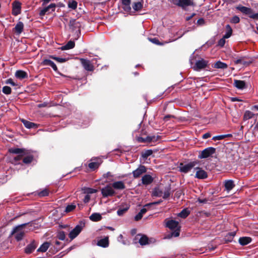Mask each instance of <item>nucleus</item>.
I'll list each match as a JSON object with an SVG mask.
<instances>
[{
    "label": "nucleus",
    "mask_w": 258,
    "mask_h": 258,
    "mask_svg": "<svg viewBox=\"0 0 258 258\" xmlns=\"http://www.w3.org/2000/svg\"><path fill=\"white\" fill-rule=\"evenodd\" d=\"M76 208V205L74 204H71L68 205L66 208L65 211L67 213L73 211Z\"/></svg>",
    "instance_id": "obj_45"
},
{
    "label": "nucleus",
    "mask_w": 258,
    "mask_h": 258,
    "mask_svg": "<svg viewBox=\"0 0 258 258\" xmlns=\"http://www.w3.org/2000/svg\"><path fill=\"white\" fill-rule=\"evenodd\" d=\"M89 218L92 221L97 222L101 220L102 216L99 213H95L92 214Z\"/></svg>",
    "instance_id": "obj_30"
},
{
    "label": "nucleus",
    "mask_w": 258,
    "mask_h": 258,
    "mask_svg": "<svg viewBox=\"0 0 258 258\" xmlns=\"http://www.w3.org/2000/svg\"><path fill=\"white\" fill-rule=\"evenodd\" d=\"M149 40L152 42V43H155V44H159V45H161V44H160L159 42V41L157 39L154 38H149Z\"/></svg>",
    "instance_id": "obj_57"
},
{
    "label": "nucleus",
    "mask_w": 258,
    "mask_h": 258,
    "mask_svg": "<svg viewBox=\"0 0 258 258\" xmlns=\"http://www.w3.org/2000/svg\"><path fill=\"white\" fill-rule=\"evenodd\" d=\"M21 4L17 1H15L13 3V14L17 16L21 13Z\"/></svg>",
    "instance_id": "obj_18"
},
{
    "label": "nucleus",
    "mask_w": 258,
    "mask_h": 258,
    "mask_svg": "<svg viewBox=\"0 0 258 258\" xmlns=\"http://www.w3.org/2000/svg\"><path fill=\"white\" fill-rule=\"evenodd\" d=\"M27 225V223H25L16 226L11 231L10 237L14 235L16 240L18 241L22 240L25 235V231L23 229Z\"/></svg>",
    "instance_id": "obj_1"
},
{
    "label": "nucleus",
    "mask_w": 258,
    "mask_h": 258,
    "mask_svg": "<svg viewBox=\"0 0 258 258\" xmlns=\"http://www.w3.org/2000/svg\"><path fill=\"white\" fill-rule=\"evenodd\" d=\"M38 245L37 242L35 240H32L30 243L28 244L24 249V251L26 254L32 253Z\"/></svg>",
    "instance_id": "obj_10"
},
{
    "label": "nucleus",
    "mask_w": 258,
    "mask_h": 258,
    "mask_svg": "<svg viewBox=\"0 0 258 258\" xmlns=\"http://www.w3.org/2000/svg\"><path fill=\"white\" fill-rule=\"evenodd\" d=\"M49 11L50 10L48 9V8L47 7H46L40 11L39 14L40 16H44L46 14H47V13H49Z\"/></svg>",
    "instance_id": "obj_55"
},
{
    "label": "nucleus",
    "mask_w": 258,
    "mask_h": 258,
    "mask_svg": "<svg viewBox=\"0 0 258 258\" xmlns=\"http://www.w3.org/2000/svg\"><path fill=\"white\" fill-rule=\"evenodd\" d=\"M143 215L141 213H139L135 217V220L136 221H139L140 220V219H142V218L143 217Z\"/></svg>",
    "instance_id": "obj_58"
},
{
    "label": "nucleus",
    "mask_w": 258,
    "mask_h": 258,
    "mask_svg": "<svg viewBox=\"0 0 258 258\" xmlns=\"http://www.w3.org/2000/svg\"><path fill=\"white\" fill-rule=\"evenodd\" d=\"M146 172V168L143 165H140L137 169L133 172L134 178H138Z\"/></svg>",
    "instance_id": "obj_16"
},
{
    "label": "nucleus",
    "mask_w": 258,
    "mask_h": 258,
    "mask_svg": "<svg viewBox=\"0 0 258 258\" xmlns=\"http://www.w3.org/2000/svg\"><path fill=\"white\" fill-rule=\"evenodd\" d=\"M208 62L204 59H201L196 61L194 69L196 71H199L205 68L207 65Z\"/></svg>",
    "instance_id": "obj_14"
},
{
    "label": "nucleus",
    "mask_w": 258,
    "mask_h": 258,
    "mask_svg": "<svg viewBox=\"0 0 258 258\" xmlns=\"http://www.w3.org/2000/svg\"><path fill=\"white\" fill-rule=\"evenodd\" d=\"M113 188L117 190H122L125 187L124 182L122 181H118L113 182L112 184Z\"/></svg>",
    "instance_id": "obj_19"
},
{
    "label": "nucleus",
    "mask_w": 258,
    "mask_h": 258,
    "mask_svg": "<svg viewBox=\"0 0 258 258\" xmlns=\"http://www.w3.org/2000/svg\"><path fill=\"white\" fill-rule=\"evenodd\" d=\"M251 110H257L258 111V105H255L251 107Z\"/></svg>",
    "instance_id": "obj_64"
},
{
    "label": "nucleus",
    "mask_w": 258,
    "mask_h": 258,
    "mask_svg": "<svg viewBox=\"0 0 258 258\" xmlns=\"http://www.w3.org/2000/svg\"><path fill=\"white\" fill-rule=\"evenodd\" d=\"M68 7L72 9H75L77 7V3L74 0H69L68 2Z\"/></svg>",
    "instance_id": "obj_40"
},
{
    "label": "nucleus",
    "mask_w": 258,
    "mask_h": 258,
    "mask_svg": "<svg viewBox=\"0 0 258 258\" xmlns=\"http://www.w3.org/2000/svg\"><path fill=\"white\" fill-rule=\"evenodd\" d=\"M57 237L59 240H63L66 238V235L63 231H60L57 234Z\"/></svg>",
    "instance_id": "obj_50"
},
{
    "label": "nucleus",
    "mask_w": 258,
    "mask_h": 258,
    "mask_svg": "<svg viewBox=\"0 0 258 258\" xmlns=\"http://www.w3.org/2000/svg\"><path fill=\"white\" fill-rule=\"evenodd\" d=\"M82 230V227L81 225H77L69 233V237L71 239L76 238Z\"/></svg>",
    "instance_id": "obj_12"
},
{
    "label": "nucleus",
    "mask_w": 258,
    "mask_h": 258,
    "mask_svg": "<svg viewBox=\"0 0 258 258\" xmlns=\"http://www.w3.org/2000/svg\"><path fill=\"white\" fill-rule=\"evenodd\" d=\"M3 92L5 94H10L11 93V88L7 86H4L3 88Z\"/></svg>",
    "instance_id": "obj_47"
},
{
    "label": "nucleus",
    "mask_w": 258,
    "mask_h": 258,
    "mask_svg": "<svg viewBox=\"0 0 258 258\" xmlns=\"http://www.w3.org/2000/svg\"><path fill=\"white\" fill-rule=\"evenodd\" d=\"M6 83L7 84H11V85H12L13 86H16V84L15 83V82L12 79H8Z\"/></svg>",
    "instance_id": "obj_62"
},
{
    "label": "nucleus",
    "mask_w": 258,
    "mask_h": 258,
    "mask_svg": "<svg viewBox=\"0 0 258 258\" xmlns=\"http://www.w3.org/2000/svg\"><path fill=\"white\" fill-rule=\"evenodd\" d=\"M151 205H152V204H148L145 205L144 206L143 208L141 210L140 213H141L143 215L147 211V210L146 208V207H149Z\"/></svg>",
    "instance_id": "obj_53"
},
{
    "label": "nucleus",
    "mask_w": 258,
    "mask_h": 258,
    "mask_svg": "<svg viewBox=\"0 0 258 258\" xmlns=\"http://www.w3.org/2000/svg\"><path fill=\"white\" fill-rule=\"evenodd\" d=\"M194 5V3L193 1L180 0L179 7L182 8V9H185L186 7L193 6Z\"/></svg>",
    "instance_id": "obj_20"
},
{
    "label": "nucleus",
    "mask_w": 258,
    "mask_h": 258,
    "mask_svg": "<svg viewBox=\"0 0 258 258\" xmlns=\"http://www.w3.org/2000/svg\"><path fill=\"white\" fill-rule=\"evenodd\" d=\"M153 180L152 177L148 174L145 175L142 177V181L144 184L148 185L151 183Z\"/></svg>",
    "instance_id": "obj_24"
},
{
    "label": "nucleus",
    "mask_w": 258,
    "mask_h": 258,
    "mask_svg": "<svg viewBox=\"0 0 258 258\" xmlns=\"http://www.w3.org/2000/svg\"><path fill=\"white\" fill-rule=\"evenodd\" d=\"M48 191L47 189H44L39 193L40 197H45L48 195Z\"/></svg>",
    "instance_id": "obj_56"
},
{
    "label": "nucleus",
    "mask_w": 258,
    "mask_h": 258,
    "mask_svg": "<svg viewBox=\"0 0 258 258\" xmlns=\"http://www.w3.org/2000/svg\"><path fill=\"white\" fill-rule=\"evenodd\" d=\"M42 64L44 66H50L52 67V68L53 69L54 71H57V68L55 64L51 60L47 59H44L42 61Z\"/></svg>",
    "instance_id": "obj_25"
},
{
    "label": "nucleus",
    "mask_w": 258,
    "mask_h": 258,
    "mask_svg": "<svg viewBox=\"0 0 258 258\" xmlns=\"http://www.w3.org/2000/svg\"><path fill=\"white\" fill-rule=\"evenodd\" d=\"M236 231H233L232 232H229L227 234V242H232L234 237L235 236Z\"/></svg>",
    "instance_id": "obj_36"
},
{
    "label": "nucleus",
    "mask_w": 258,
    "mask_h": 258,
    "mask_svg": "<svg viewBox=\"0 0 258 258\" xmlns=\"http://www.w3.org/2000/svg\"><path fill=\"white\" fill-rule=\"evenodd\" d=\"M254 60L253 58L248 56H243L240 57L238 59L236 60H233L235 64H241L244 66H248L251 63L253 62Z\"/></svg>",
    "instance_id": "obj_4"
},
{
    "label": "nucleus",
    "mask_w": 258,
    "mask_h": 258,
    "mask_svg": "<svg viewBox=\"0 0 258 258\" xmlns=\"http://www.w3.org/2000/svg\"><path fill=\"white\" fill-rule=\"evenodd\" d=\"M50 57L52 58L53 59L55 60L56 61L59 63H63L66 61L67 59L63 58L58 57L54 56H50Z\"/></svg>",
    "instance_id": "obj_44"
},
{
    "label": "nucleus",
    "mask_w": 258,
    "mask_h": 258,
    "mask_svg": "<svg viewBox=\"0 0 258 258\" xmlns=\"http://www.w3.org/2000/svg\"><path fill=\"white\" fill-rule=\"evenodd\" d=\"M90 200V196L89 195H86L84 199V202L85 203H88Z\"/></svg>",
    "instance_id": "obj_61"
},
{
    "label": "nucleus",
    "mask_w": 258,
    "mask_h": 258,
    "mask_svg": "<svg viewBox=\"0 0 258 258\" xmlns=\"http://www.w3.org/2000/svg\"><path fill=\"white\" fill-rule=\"evenodd\" d=\"M215 152V149L213 147H209L204 150L199 155L200 158H206L210 157Z\"/></svg>",
    "instance_id": "obj_9"
},
{
    "label": "nucleus",
    "mask_w": 258,
    "mask_h": 258,
    "mask_svg": "<svg viewBox=\"0 0 258 258\" xmlns=\"http://www.w3.org/2000/svg\"><path fill=\"white\" fill-rule=\"evenodd\" d=\"M142 8V4L140 2L135 3L133 5V8L135 11H139Z\"/></svg>",
    "instance_id": "obj_41"
},
{
    "label": "nucleus",
    "mask_w": 258,
    "mask_h": 258,
    "mask_svg": "<svg viewBox=\"0 0 258 258\" xmlns=\"http://www.w3.org/2000/svg\"><path fill=\"white\" fill-rule=\"evenodd\" d=\"M75 46V42L73 41H69L67 44L61 47L62 50H68L74 48Z\"/></svg>",
    "instance_id": "obj_34"
},
{
    "label": "nucleus",
    "mask_w": 258,
    "mask_h": 258,
    "mask_svg": "<svg viewBox=\"0 0 258 258\" xmlns=\"http://www.w3.org/2000/svg\"><path fill=\"white\" fill-rule=\"evenodd\" d=\"M122 8L126 12H129L131 10L130 7L131 1L130 0H122Z\"/></svg>",
    "instance_id": "obj_27"
},
{
    "label": "nucleus",
    "mask_w": 258,
    "mask_h": 258,
    "mask_svg": "<svg viewBox=\"0 0 258 258\" xmlns=\"http://www.w3.org/2000/svg\"><path fill=\"white\" fill-rule=\"evenodd\" d=\"M226 35H224L222 39H221L218 42V45L220 46H223L225 43Z\"/></svg>",
    "instance_id": "obj_54"
},
{
    "label": "nucleus",
    "mask_w": 258,
    "mask_h": 258,
    "mask_svg": "<svg viewBox=\"0 0 258 258\" xmlns=\"http://www.w3.org/2000/svg\"><path fill=\"white\" fill-rule=\"evenodd\" d=\"M50 246V244L48 242L43 243L40 247L37 249L38 252H44L46 251Z\"/></svg>",
    "instance_id": "obj_29"
},
{
    "label": "nucleus",
    "mask_w": 258,
    "mask_h": 258,
    "mask_svg": "<svg viewBox=\"0 0 258 258\" xmlns=\"http://www.w3.org/2000/svg\"><path fill=\"white\" fill-rule=\"evenodd\" d=\"M189 214V211L187 209H185L182 210V211L178 214V216L180 217L185 218L187 217Z\"/></svg>",
    "instance_id": "obj_38"
},
{
    "label": "nucleus",
    "mask_w": 258,
    "mask_h": 258,
    "mask_svg": "<svg viewBox=\"0 0 258 258\" xmlns=\"http://www.w3.org/2000/svg\"><path fill=\"white\" fill-rule=\"evenodd\" d=\"M21 120L24 124V126L27 128H37L38 127V125L36 124L24 119H22Z\"/></svg>",
    "instance_id": "obj_22"
},
{
    "label": "nucleus",
    "mask_w": 258,
    "mask_h": 258,
    "mask_svg": "<svg viewBox=\"0 0 258 258\" xmlns=\"http://www.w3.org/2000/svg\"><path fill=\"white\" fill-rule=\"evenodd\" d=\"M84 193L86 194L87 195H89L91 194L96 193L97 192V190L95 189L89 188V187H84L83 188Z\"/></svg>",
    "instance_id": "obj_39"
},
{
    "label": "nucleus",
    "mask_w": 258,
    "mask_h": 258,
    "mask_svg": "<svg viewBox=\"0 0 258 258\" xmlns=\"http://www.w3.org/2000/svg\"><path fill=\"white\" fill-rule=\"evenodd\" d=\"M197 24L200 26H202L205 24V20L203 18H201L198 20Z\"/></svg>",
    "instance_id": "obj_59"
},
{
    "label": "nucleus",
    "mask_w": 258,
    "mask_h": 258,
    "mask_svg": "<svg viewBox=\"0 0 258 258\" xmlns=\"http://www.w3.org/2000/svg\"><path fill=\"white\" fill-rule=\"evenodd\" d=\"M195 169L197 170L195 177L199 179H205L208 177L207 172L199 167H196Z\"/></svg>",
    "instance_id": "obj_15"
},
{
    "label": "nucleus",
    "mask_w": 258,
    "mask_h": 258,
    "mask_svg": "<svg viewBox=\"0 0 258 258\" xmlns=\"http://www.w3.org/2000/svg\"><path fill=\"white\" fill-rule=\"evenodd\" d=\"M233 85L239 90H243L247 87L244 81L234 80Z\"/></svg>",
    "instance_id": "obj_17"
},
{
    "label": "nucleus",
    "mask_w": 258,
    "mask_h": 258,
    "mask_svg": "<svg viewBox=\"0 0 258 258\" xmlns=\"http://www.w3.org/2000/svg\"><path fill=\"white\" fill-rule=\"evenodd\" d=\"M139 243L142 245H145L149 243L148 238L145 235H142L139 240Z\"/></svg>",
    "instance_id": "obj_33"
},
{
    "label": "nucleus",
    "mask_w": 258,
    "mask_h": 258,
    "mask_svg": "<svg viewBox=\"0 0 258 258\" xmlns=\"http://www.w3.org/2000/svg\"><path fill=\"white\" fill-rule=\"evenodd\" d=\"M239 243L241 245H245L251 241V238L249 237H241L238 240Z\"/></svg>",
    "instance_id": "obj_26"
},
{
    "label": "nucleus",
    "mask_w": 258,
    "mask_h": 258,
    "mask_svg": "<svg viewBox=\"0 0 258 258\" xmlns=\"http://www.w3.org/2000/svg\"><path fill=\"white\" fill-rule=\"evenodd\" d=\"M226 138V135H219L213 137L212 140L214 141L222 140Z\"/></svg>",
    "instance_id": "obj_51"
},
{
    "label": "nucleus",
    "mask_w": 258,
    "mask_h": 258,
    "mask_svg": "<svg viewBox=\"0 0 258 258\" xmlns=\"http://www.w3.org/2000/svg\"><path fill=\"white\" fill-rule=\"evenodd\" d=\"M235 8L243 14L248 16L250 18L258 20V13H254L251 8L243 6L241 5L236 6Z\"/></svg>",
    "instance_id": "obj_2"
},
{
    "label": "nucleus",
    "mask_w": 258,
    "mask_h": 258,
    "mask_svg": "<svg viewBox=\"0 0 258 258\" xmlns=\"http://www.w3.org/2000/svg\"><path fill=\"white\" fill-rule=\"evenodd\" d=\"M33 160V157L32 156L29 155L25 157L23 159V162L25 163L28 164L32 162Z\"/></svg>",
    "instance_id": "obj_46"
},
{
    "label": "nucleus",
    "mask_w": 258,
    "mask_h": 258,
    "mask_svg": "<svg viewBox=\"0 0 258 258\" xmlns=\"http://www.w3.org/2000/svg\"><path fill=\"white\" fill-rule=\"evenodd\" d=\"M15 76L19 79H23L27 77V74L23 71L19 70L16 71Z\"/></svg>",
    "instance_id": "obj_28"
},
{
    "label": "nucleus",
    "mask_w": 258,
    "mask_h": 258,
    "mask_svg": "<svg viewBox=\"0 0 258 258\" xmlns=\"http://www.w3.org/2000/svg\"><path fill=\"white\" fill-rule=\"evenodd\" d=\"M153 195L154 196L161 197L163 196V190L159 187L155 188L153 192Z\"/></svg>",
    "instance_id": "obj_35"
},
{
    "label": "nucleus",
    "mask_w": 258,
    "mask_h": 258,
    "mask_svg": "<svg viewBox=\"0 0 258 258\" xmlns=\"http://www.w3.org/2000/svg\"><path fill=\"white\" fill-rule=\"evenodd\" d=\"M127 209V208L118 209L117 212V215L120 216H122L126 212Z\"/></svg>",
    "instance_id": "obj_52"
},
{
    "label": "nucleus",
    "mask_w": 258,
    "mask_h": 258,
    "mask_svg": "<svg viewBox=\"0 0 258 258\" xmlns=\"http://www.w3.org/2000/svg\"><path fill=\"white\" fill-rule=\"evenodd\" d=\"M80 60L82 66L86 70L89 71H92L93 70L94 67L90 60L84 58H80Z\"/></svg>",
    "instance_id": "obj_13"
},
{
    "label": "nucleus",
    "mask_w": 258,
    "mask_h": 258,
    "mask_svg": "<svg viewBox=\"0 0 258 258\" xmlns=\"http://www.w3.org/2000/svg\"><path fill=\"white\" fill-rule=\"evenodd\" d=\"M197 164L198 162L196 161L190 162L186 164L181 163L178 166V168L180 172L186 173L189 171L193 167H195Z\"/></svg>",
    "instance_id": "obj_5"
},
{
    "label": "nucleus",
    "mask_w": 258,
    "mask_h": 258,
    "mask_svg": "<svg viewBox=\"0 0 258 258\" xmlns=\"http://www.w3.org/2000/svg\"><path fill=\"white\" fill-rule=\"evenodd\" d=\"M229 98L232 102L240 101H241L240 99H239L238 98H237V97H230Z\"/></svg>",
    "instance_id": "obj_63"
},
{
    "label": "nucleus",
    "mask_w": 258,
    "mask_h": 258,
    "mask_svg": "<svg viewBox=\"0 0 258 258\" xmlns=\"http://www.w3.org/2000/svg\"><path fill=\"white\" fill-rule=\"evenodd\" d=\"M214 67L215 68H218V69L225 68L226 67V64L219 61L214 64Z\"/></svg>",
    "instance_id": "obj_43"
},
{
    "label": "nucleus",
    "mask_w": 258,
    "mask_h": 258,
    "mask_svg": "<svg viewBox=\"0 0 258 258\" xmlns=\"http://www.w3.org/2000/svg\"><path fill=\"white\" fill-rule=\"evenodd\" d=\"M158 139V136H148L146 138L143 137H138L137 138V140L139 143H151V142H155L157 141Z\"/></svg>",
    "instance_id": "obj_11"
},
{
    "label": "nucleus",
    "mask_w": 258,
    "mask_h": 258,
    "mask_svg": "<svg viewBox=\"0 0 258 258\" xmlns=\"http://www.w3.org/2000/svg\"><path fill=\"white\" fill-rule=\"evenodd\" d=\"M153 153V151L152 150H147L145 151L142 153V157L144 159L147 158L148 156L151 155Z\"/></svg>",
    "instance_id": "obj_42"
},
{
    "label": "nucleus",
    "mask_w": 258,
    "mask_h": 258,
    "mask_svg": "<svg viewBox=\"0 0 258 258\" xmlns=\"http://www.w3.org/2000/svg\"><path fill=\"white\" fill-rule=\"evenodd\" d=\"M232 33V29L229 25H227V39L229 38Z\"/></svg>",
    "instance_id": "obj_49"
},
{
    "label": "nucleus",
    "mask_w": 258,
    "mask_h": 258,
    "mask_svg": "<svg viewBox=\"0 0 258 258\" xmlns=\"http://www.w3.org/2000/svg\"><path fill=\"white\" fill-rule=\"evenodd\" d=\"M102 162V159L99 157L92 158L90 160V163L88 164V167L92 170H94L98 168Z\"/></svg>",
    "instance_id": "obj_8"
},
{
    "label": "nucleus",
    "mask_w": 258,
    "mask_h": 258,
    "mask_svg": "<svg viewBox=\"0 0 258 258\" xmlns=\"http://www.w3.org/2000/svg\"><path fill=\"white\" fill-rule=\"evenodd\" d=\"M10 153L17 154V156L14 157L16 161L20 160L22 159V157L27 154L26 151L23 149L20 148H11L9 149Z\"/></svg>",
    "instance_id": "obj_6"
},
{
    "label": "nucleus",
    "mask_w": 258,
    "mask_h": 258,
    "mask_svg": "<svg viewBox=\"0 0 258 258\" xmlns=\"http://www.w3.org/2000/svg\"><path fill=\"white\" fill-rule=\"evenodd\" d=\"M24 29V24L22 22H18L16 25L14 30L18 35L20 34Z\"/></svg>",
    "instance_id": "obj_21"
},
{
    "label": "nucleus",
    "mask_w": 258,
    "mask_h": 258,
    "mask_svg": "<svg viewBox=\"0 0 258 258\" xmlns=\"http://www.w3.org/2000/svg\"><path fill=\"white\" fill-rule=\"evenodd\" d=\"M101 194L103 197H112L115 194V192L110 184L107 185L101 189Z\"/></svg>",
    "instance_id": "obj_7"
},
{
    "label": "nucleus",
    "mask_w": 258,
    "mask_h": 258,
    "mask_svg": "<svg viewBox=\"0 0 258 258\" xmlns=\"http://www.w3.org/2000/svg\"><path fill=\"white\" fill-rule=\"evenodd\" d=\"M255 114L249 110H246L244 113L243 119L245 121L252 118Z\"/></svg>",
    "instance_id": "obj_32"
},
{
    "label": "nucleus",
    "mask_w": 258,
    "mask_h": 258,
    "mask_svg": "<svg viewBox=\"0 0 258 258\" xmlns=\"http://www.w3.org/2000/svg\"><path fill=\"white\" fill-rule=\"evenodd\" d=\"M230 22L233 24H237L240 22V19L237 16H234L230 19Z\"/></svg>",
    "instance_id": "obj_48"
},
{
    "label": "nucleus",
    "mask_w": 258,
    "mask_h": 258,
    "mask_svg": "<svg viewBox=\"0 0 258 258\" xmlns=\"http://www.w3.org/2000/svg\"><path fill=\"white\" fill-rule=\"evenodd\" d=\"M109 245L108 238L106 237L104 238L100 239L97 242V245L103 247H106Z\"/></svg>",
    "instance_id": "obj_23"
},
{
    "label": "nucleus",
    "mask_w": 258,
    "mask_h": 258,
    "mask_svg": "<svg viewBox=\"0 0 258 258\" xmlns=\"http://www.w3.org/2000/svg\"><path fill=\"white\" fill-rule=\"evenodd\" d=\"M235 186V184L232 180H227V192H228Z\"/></svg>",
    "instance_id": "obj_37"
},
{
    "label": "nucleus",
    "mask_w": 258,
    "mask_h": 258,
    "mask_svg": "<svg viewBox=\"0 0 258 258\" xmlns=\"http://www.w3.org/2000/svg\"><path fill=\"white\" fill-rule=\"evenodd\" d=\"M55 5L54 4H51L48 7H47L49 10H51V12L54 11Z\"/></svg>",
    "instance_id": "obj_60"
},
{
    "label": "nucleus",
    "mask_w": 258,
    "mask_h": 258,
    "mask_svg": "<svg viewBox=\"0 0 258 258\" xmlns=\"http://www.w3.org/2000/svg\"><path fill=\"white\" fill-rule=\"evenodd\" d=\"M163 190V198L166 199L168 198L170 195L171 188L170 186H167L165 187Z\"/></svg>",
    "instance_id": "obj_31"
},
{
    "label": "nucleus",
    "mask_w": 258,
    "mask_h": 258,
    "mask_svg": "<svg viewBox=\"0 0 258 258\" xmlns=\"http://www.w3.org/2000/svg\"><path fill=\"white\" fill-rule=\"evenodd\" d=\"M166 226L169 229L174 230V231L171 233V237H177L179 235L180 227L179 226L178 222L173 220H168L166 223Z\"/></svg>",
    "instance_id": "obj_3"
}]
</instances>
